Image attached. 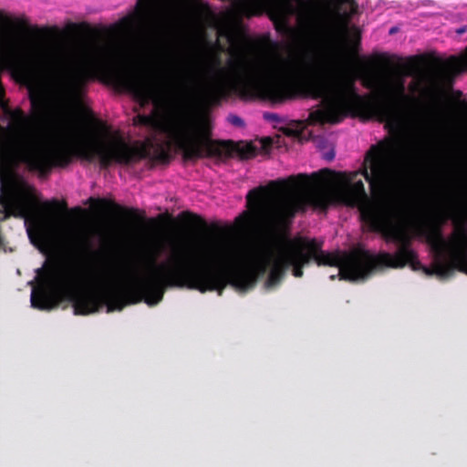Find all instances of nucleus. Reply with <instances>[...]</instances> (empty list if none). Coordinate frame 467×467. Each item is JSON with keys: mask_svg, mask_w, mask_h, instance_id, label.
<instances>
[{"mask_svg": "<svg viewBox=\"0 0 467 467\" xmlns=\"http://www.w3.org/2000/svg\"><path fill=\"white\" fill-rule=\"evenodd\" d=\"M249 212L240 218V227L255 223L271 236L244 243L232 232L212 236L193 249L172 245L159 259L160 249L143 254L123 276L109 272H96L92 285H80L75 271L66 266L38 269L36 285L31 281V306L49 310L64 298L73 302L74 313L96 312L109 293L124 287L131 292L132 303L144 299L157 305L167 286L187 283L204 292L221 290L230 283L244 291L254 285L257 276L269 269L267 288L275 286L285 268L293 267L296 277L301 267L313 258L318 265H335L341 279L350 281V253L327 254L315 239L276 240L290 220L308 206L326 209L332 204L350 206V173L327 169L311 175L298 174L286 181L272 182L250 191L246 197Z\"/></svg>", "mask_w": 467, "mask_h": 467, "instance_id": "obj_1", "label": "nucleus"}, {"mask_svg": "<svg viewBox=\"0 0 467 467\" xmlns=\"http://www.w3.org/2000/svg\"><path fill=\"white\" fill-rule=\"evenodd\" d=\"M296 82L309 96L321 99V107L309 113V124L337 123L358 107L384 122L395 138L368 151L361 174L378 187L401 175L408 161L407 149L399 138L405 126L401 108L404 76L385 79L375 88L373 96L363 99L356 90V75L348 69L343 56L317 48L288 57L276 52L252 58L241 57L231 60L228 67L210 64L198 73L182 76L178 94L161 107L154 119L155 128L164 140L161 152L175 149L187 158L217 159H250L266 153L268 138L237 143L212 140L209 115L192 111L186 99L213 103L228 88H236L245 99L276 103L292 96Z\"/></svg>", "mask_w": 467, "mask_h": 467, "instance_id": "obj_2", "label": "nucleus"}, {"mask_svg": "<svg viewBox=\"0 0 467 467\" xmlns=\"http://www.w3.org/2000/svg\"><path fill=\"white\" fill-rule=\"evenodd\" d=\"M122 57L121 46L110 38L85 45L57 66L43 49L21 54L15 47H0V70L29 64L33 67L27 73L30 92L40 99L47 90L53 100L55 121L50 130H39L23 119L15 134L0 144L1 183L10 195L7 207L14 215L25 218L26 224L30 221L28 237L41 251L59 245L80 255L88 251V243L73 225L57 227L39 218L36 192L17 176L15 168L18 163L43 172L53 165L66 164L74 154L87 161L99 158L104 166L113 161L135 162L146 154L143 148L128 145L117 134L86 136L78 117L84 85L93 78H111L141 104L159 103L155 80L146 73L121 68Z\"/></svg>", "mask_w": 467, "mask_h": 467, "instance_id": "obj_3", "label": "nucleus"}, {"mask_svg": "<svg viewBox=\"0 0 467 467\" xmlns=\"http://www.w3.org/2000/svg\"><path fill=\"white\" fill-rule=\"evenodd\" d=\"M231 5L223 14L225 19L235 15L253 16L265 13L280 31H285L290 17L296 16L314 45L345 39L357 8L354 0H329L318 19H314L304 0H231Z\"/></svg>", "mask_w": 467, "mask_h": 467, "instance_id": "obj_4", "label": "nucleus"}, {"mask_svg": "<svg viewBox=\"0 0 467 467\" xmlns=\"http://www.w3.org/2000/svg\"><path fill=\"white\" fill-rule=\"evenodd\" d=\"M202 15H210V7L198 0H138L136 9L124 19L123 26L141 35H158L183 20Z\"/></svg>", "mask_w": 467, "mask_h": 467, "instance_id": "obj_5", "label": "nucleus"}, {"mask_svg": "<svg viewBox=\"0 0 467 467\" xmlns=\"http://www.w3.org/2000/svg\"><path fill=\"white\" fill-rule=\"evenodd\" d=\"M443 68L450 76L467 69V47L462 57H451L443 63Z\"/></svg>", "mask_w": 467, "mask_h": 467, "instance_id": "obj_6", "label": "nucleus"}, {"mask_svg": "<svg viewBox=\"0 0 467 467\" xmlns=\"http://www.w3.org/2000/svg\"><path fill=\"white\" fill-rule=\"evenodd\" d=\"M125 303L121 300H111L108 303V312L113 310H120L124 306Z\"/></svg>", "mask_w": 467, "mask_h": 467, "instance_id": "obj_7", "label": "nucleus"}, {"mask_svg": "<svg viewBox=\"0 0 467 467\" xmlns=\"http://www.w3.org/2000/svg\"><path fill=\"white\" fill-rule=\"evenodd\" d=\"M416 71V68L414 67H410L406 70V76H410Z\"/></svg>", "mask_w": 467, "mask_h": 467, "instance_id": "obj_8", "label": "nucleus"}, {"mask_svg": "<svg viewBox=\"0 0 467 467\" xmlns=\"http://www.w3.org/2000/svg\"><path fill=\"white\" fill-rule=\"evenodd\" d=\"M354 36H355L356 39H355V41L353 43V46H355L358 43V30L356 28L354 29ZM352 48H354V47H352Z\"/></svg>", "mask_w": 467, "mask_h": 467, "instance_id": "obj_9", "label": "nucleus"}, {"mask_svg": "<svg viewBox=\"0 0 467 467\" xmlns=\"http://www.w3.org/2000/svg\"><path fill=\"white\" fill-rule=\"evenodd\" d=\"M232 122L234 123V124H240L241 123V119L237 117H233L232 118Z\"/></svg>", "mask_w": 467, "mask_h": 467, "instance_id": "obj_10", "label": "nucleus"}, {"mask_svg": "<svg viewBox=\"0 0 467 467\" xmlns=\"http://www.w3.org/2000/svg\"><path fill=\"white\" fill-rule=\"evenodd\" d=\"M366 85L368 88H372V86H374V84L370 80H366Z\"/></svg>", "mask_w": 467, "mask_h": 467, "instance_id": "obj_11", "label": "nucleus"}]
</instances>
